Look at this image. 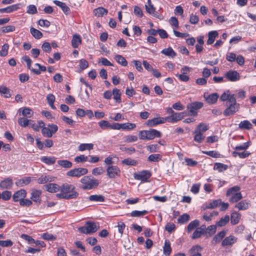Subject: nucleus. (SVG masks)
<instances>
[{
  "mask_svg": "<svg viewBox=\"0 0 256 256\" xmlns=\"http://www.w3.org/2000/svg\"><path fill=\"white\" fill-rule=\"evenodd\" d=\"M202 248L199 245L192 246L188 250L190 256H202Z\"/></svg>",
  "mask_w": 256,
  "mask_h": 256,
  "instance_id": "nucleus-14",
  "label": "nucleus"
},
{
  "mask_svg": "<svg viewBox=\"0 0 256 256\" xmlns=\"http://www.w3.org/2000/svg\"><path fill=\"white\" fill-rule=\"evenodd\" d=\"M46 190L51 193H55L60 191L61 186L54 183H50L44 186Z\"/></svg>",
  "mask_w": 256,
  "mask_h": 256,
  "instance_id": "nucleus-15",
  "label": "nucleus"
},
{
  "mask_svg": "<svg viewBox=\"0 0 256 256\" xmlns=\"http://www.w3.org/2000/svg\"><path fill=\"white\" fill-rule=\"evenodd\" d=\"M82 185L80 188L83 190H90L96 184V180L91 178L90 176H84L81 180Z\"/></svg>",
  "mask_w": 256,
  "mask_h": 256,
  "instance_id": "nucleus-3",
  "label": "nucleus"
},
{
  "mask_svg": "<svg viewBox=\"0 0 256 256\" xmlns=\"http://www.w3.org/2000/svg\"><path fill=\"white\" fill-rule=\"evenodd\" d=\"M161 52L166 56H170L172 58L174 57L176 55V52L170 47L162 50Z\"/></svg>",
  "mask_w": 256,
  "mask_h": 256,
  "instance_id": "nucleus-38",
  "label": "nucleus"
},
{
  "mask_svg": "<svg viewBox=\"0 0 256 256\" xmlns=\"http://www.w3.org/2000/svg\"><path fill=\"white\" fill-rule=\"evenodd\" d=\"M93 147L94 145L92 144H82L78 146V150L82 152L86 150H92Z\"/></svg>",
  "mask_w": 256,
  "mask_h": 256,
  "instance_id": "nucleus-45",
  "label": "nucleus"
},
{
  "mask_svg": "<svg viewBox=\"0 0 256 256\" xmlns=\"http://www.w3.org/2000/svg\"><path fill=\"white\" fill-rule=\"evenodd\" d=\"M42 192L40 190H32L31 192L30 199L34 202L40 204L41 202L40 196Z\"/></svg>",
  "mask_w": 256,
  "mask_h": 256,
  "instance_id": "nucleus-22",
  "label": "nucleus"
},
{
  "mask_svg": "<svg viewBox=\"0 0 256 256\" xmlns=\"http://www.w3.org/2000/svg\"><path fill=\"white\" fill-rule=\"evenodd\" d=\"M54 3L61 8L63 12L66 15H68L70 14V10L69 7H68L64 2H62L60 1L55 0L54 1Z\"/></svg>",
  "mask_w": 256,
  "mask_h": 256,
  "instance_id": "nucleus-20",
  "label": "nucleus"
},
{
  "mask_svg": "<svg viewBox=\"0 0 256 256\" xmlns=\"http://www.w3.org/2000/svg\"><path fill=\"white\" fill-rule=\"evenodd\" d=\"M242 198L240 192L238 191L235 193L234 195L229 198V200L232 202H235L240 200Z\"/></svg>",
  "mask_w": 256,
  "mask_h": 256,
  "instance_id": "nucleus-58",
  "label": "nucleus"
},
{
  "mask_svg": "<svg viewBox=\"0 0 256 256\" xmlns=\"http://www.w3.org/2000/svg\"><path fill=\"white\" fill-rule=\"evenodd\" d=\"M164 118L162 117L154 118L147 121V125L149 126H154L159 124H164Z\"/></svg>",
  "mask_w": 256,
  "mask_h": 256,
  "instance_id": "nucleus-16",
  "label": "nucleus"
},
{
  "mask_svg": "<svg viewBox=\"0 0 256 256\" xmlns=\"http://www.w3.org/2000/svg\"><path fill=\"white\" fill-rule=\"evenodd\" d=\"M225 77L230 82H236L240 80V74L236 70H230L224 74Z\"/></svg>",
  "mask_w": 256,
  "mask_h": 256,
  "instance_id": "nucleus-10",
  "label": "nucleus"
},
{
  "mask_svg": "<svg viewBox=\"0 0 256 256\" xmlns=\"http://www.w3.org/2000/svg\"><path fill=\"white\" fill-rule=\"evenodd\" d=\"M204 98L206 102L210 104H215L218 98V95L217 93H213L210 94H204Z\"/></svg>",
  "mask_w": 256,
  "mask_h": 256,
  "instance_id": "nucleus-19",
  "label": "nucleus"
},
{
  "mask_svg": "<svg viewBox=\"0 0 256 256\" xmlns=\"http://www.w3.org/2000/svg\"><path fill=\"white\" fill-rule=\"evenodd\" d=\"M88 172V169L86 168H76L70 170L66 172V176L72 177H80Z\"/></svg>",
  "mask_w": 256,
  "mask_h": 256,
  "instance_id": "nucleus-6",
  "label": "nucleus"
},
{
  "mask_svg": "<svg viewBox=\"0 0 256 256\" xmlns=\"http://www.w3.org/2000/svg\"><path fill=\"white\" fill-rule=\"evenodd\" d=\"M106 172L108 178H114L120 176V170L117 166H110L107 168Z\"/></svg>",
  "mask_w": 256,
  "mask_h": 256,
  "instance_id": "nucleus-9",
  "label": "nucleus"
},
{
  "mask_svg": "<svg viewBox=\"0 0 256 256\" xmlns=\"http://www.w3.org/2000/svg\"><path fill=\"white\" fill-rule=\"evenodd\" d=\"M136 127L135 124L126 122L122 124V130H132Z\"/></svg>",
  "mask_w": 256,
  "mask_h": 256,
  "instance_id": "nucleus-52",
  "label": "nucleus"
},
{
  "mask_svg": "<svg viewBox=\"0 0 256 256\" xmlns=\"http://www.w3.org/2000/svg\"><path fill=\"white\" fill-rule=\"evenodd\" d=\"M9 48V45L8 44H4L2 47V50L0 51V56H6L8 55V50Z\"/></svg>",
  "mask_w": 256,
  "mask_h": 256,
  "instance_id": "nucleus-54",
  "label": "nucleus"
},
{
  "mask_svg": "<svg viewBox=\"0 0 256 256\" xmlns=\"http://www.w3.org/2000/svg\"><path fill=\"white\" fill-rule=\"evenodd\" d=\"M108 11L106 9L102 7L97 8V16L102 17L108 14Z\"/></svg>",
  "mask_w": 256,
  "mask_h": 256,
  "instance_id": "nucleus-62",
  "label": "nucleus"
},
{
  "mask_svg": "<svg viewBox=\"0 0 256 256\" xmlns=\"http://www.w3.org/2000/svg\"><path fill=\"white\" fill-rule=\"evenodd\" d=\"M22 114L24 116L30 118L32 116L34 112L30 108L26 107L22 110Z\"/></svg>",
  "mask_w": 256,
  "mask_h": 256,
  "instance_id": "nucleus-50",
  "label": "nucleus"
},
{
  "mask_svg": "<svg viewBox=\"0 0 256 256\" xmlns=\"http://www.w3.org/2000/svg\"><path fill=\"white\" fill-rule=\"evenodd\" d=\"M239 190L240 188L238 186H234L230 188L227 191L226 196L230 198L231 196H234L235 193L237 192Z\"/></svg>",
  "mask_w": 256,
  "mask_h": 256,
  "instance_id": "nucleus-53",
  "label": "nucleus"
},
{
  "mask_svg": "<svg viewBox=\"0 0 256 256\" xmlns=\"http://www.w3.org/2000/svg\"><path fill=\"white\" fill-rule=\"evenodd\" d=\"M190 220V216L187 214H184L180 216L178 219L179 223L184 224L188 222Z\"/></svg>",
  "mask_w": 256,
  "mask_h": 256,
  "instance_id": "nucleus-51",
  "label": "nucleus"
},
{
  "mask_svg": "<svg viewBox=\"0 0 256 256\" xmlns=\"http://www.w3.org/2000/svg\"><path fill=\"white\" fill-rule=\"evenodd\" d=\"M226 234V232L225 230H222L218 232L213 238L212 242L214 244L220 242L222 238L225 236Z\"/></svg>",
  "mask_w": 256,
  "mask_h": 256,
  "instance_id": "nucleus-25",
  "label": "nucleus"
},
{
  "mask_svg": "<svg viewBox=\"0 0 256 256\" xmlns=\"http://www.w3.org/2000/svg\"><path fill=\"white\" fill-rule=\"evenodd\" d=\"M162 156L160 154H152L148 156V160L149 162H156L161 160Z\"/></svg>",
  "mask_w": 256,
  "mask_h": 256,
  "instance_id": "nucleus-48",
  "label": "nucleus"
},
{
  "mask_svg": "<svg viewBox=\"0 0 256 256\" xmlns=\"http://www.w3.org/2000/svg\"><path fill=\"white\" fill-rule=\"evenodd\" d=\"M20 238L28 242V244H32L35 242V240L30 236L26 234H22Z\"/></svg>",
  "mask_w": 256,
  "mask_h": 256,
  "instance_id": "nucleus-60",
  "label": "nucleus"
},
{
  "mask_svg": "<svg viewBox=\"0 0 256 256\" xmlns=\"http://www.w3.org/2000/svg\"><path fill=\"white\" fill-rule=\"evenodd\" d=\"M0 93L5 94V98H10L11 94H10V89L4 86H0Z\"/></svg>",
  "mask_w": 256,
  "mask_h": 256,
  "instance_id": "nucleus-57",
  "label": "nucleus"
},
{
  "mask_svg": "<svg viewBox=\"0 0 256 256\" xmlns=\"http://www.w3.org/2000/svg\"><path fill=\"white\" fill-rule=\"evenodd\" d=\"M12 197V192L10 191L5 190L0 192V199L2 198L4 200H8Z\"/></svg>",
  "mask_w": 256,
  "mask_h": 256,
  "instance_id": "nucleus-46",
  "label": "nucleus"
},
{
  "mask_svg": "<svg viewBox=\"0 0 256 256\" xmlns=\"http://www.w3.org/2000/svg\"><path fill=\"white\" fill-rule=\"evenodd\" d=\"M42 135L47 138H51L52 136V132L49 127H44L42 130Z\"/></svg>",
  "mask_w": 256,
  "mask_h": 256,
  "instance_id": "nucleus-63",
  "label": "nucleus"
},
{
  "mask_svg": "<svg viewBox=\"0 0 256 256\" xmlns=\"http://www.w3.org/2000/svg\"><path fill=\"white\" fill-rule=\"evenodd\" d=\"M80 68L78 70V72H81L82 70L87 68L88 66V61L84 59H82L80 62Z\"/></svg>",
  "mask_w": 256,
  "mask_h": 256,
  "instance_id": "nucleus-49",
  "label": "nucleus"
},
{
  "mask_svg": "<svg viewBox=\"0 0 256 256\" xmlns=\"http://www.w3.org/2000/svg\"><path fill=\"white\" fill-rule=\"evenodd\" d=\"M225 105L226 108L223 114L226 116L234 114L240 108V104L236 102V97L233 96L228 102H226Z\"/></svg>",
  "mask_w": 256,
  "mask_h": 256,
  "instance_id": "nucleus-2",
  "label": "nucleus"
},
{
  "mask_svg": "<svg viewBox=\"0 0 256 256\" xmlns=\"http://www.w3.org/2000/svg\"><path fill=\"white\" fill-rule=\"evenodd\" d=\"M240 218V215L237 212H232L230 216V222L232 224L238 223Z\"/></svg>",
  "mask_w": 256,
  "mask_h": 256,
  "instance_id": "nucleus-31",
  "label": "nucleus"
},
{
  "mask_svg": "<svg viewBox=\"0 0 256 256\" xmlns=\"http://www.w3.org/2000/svg\"><path fill=\"white\" fill-rule=\"evenodd\" d=\"M232 96H235L234 94H230V91L228 90L222 94L220 97V100L222 102H228Z\"/></svg>",
  "mask_w": 256,
  "mask_h": 256,
  "instance_id": "nucleus-41",
  "label": "nucleus"
},
{
  "mask_svg": "<svg viewBox=\"0 0 256 256\" xmlns=\"http://www.w3.org/2000/svg\"><path fill=\"white\" fill-rule=\"evenodd\" d=\"M12 186L13 182L10 178H6L0 182V187L2 189H10Z\"/></svg>",
  "mask_w": 256,
  "mask_h": 256,
  "instance_id": "nucleus-18",
  "label": "nucleus"
},
{
  "mask_svg": "<svg viewBox=\"0 0 256 256\" xmlns=\"http://www.w3.org/2000/svg\"><path fill=\"white\" fill-rule=\"evenodd\" d=\"M148 212L145 210L142 211L134 210L132 211L130 214L132 217H140L145 215Z\"/></svg>",
  "mask_w": 256,
  "mask_h": 256,
  "instance_id": "nucleus-55",
  "label": "nucleus"
},
{
  "mask_svg": "<svg viewBox=\"0 0 256 256\" xmlns=\"http://www.w3.org/2000/svg\"><path fill=\"white\" fill-rule=\"evenodd\" d=\"M16 30V27L14 26L9 25L3 26L2 28V32L3 33H7L14 32Z\"/></svg>",
  "mask_w": 256,
  "mask_h": 256,
  "instance_id": "nucleus-61",
  "label": "nucleus"
},
{
  "mask_svg": "<svg viewBox=\"0 0 256 256\" xmlns=\"http://www.w3.org/2000/svg\"><path fill=\"white\" fill-rule=\"evenodd\" d=\"M146 11L150 14L152 15L156 18H159L158 13L156 12V8L153 5L145 6Z\"/></svg>",
  "mask_w": 256,
  "mask_h": 256,
  "instance_id": "nucleus-30",
  "label": "nucleus"
},
{
  "mask_svg": "<svg viewBox=\"0 0 256 256\" xmlns=\"http://www.w3.org/2000/svg\"><path fill=\"white\" fill-rule=\"evenodd\" d=\"M203 106V103L200 102H195L187 105V108L189 110L192 116H196L198 114L197 110Z\"/></svg>",
  "mask_w": 256,
  "mask_h": 256,
  "instance_id": "nucleus-8",
  "label": "nucleus"
},
{
  "mask_svg": "<svg viewBox=\"0 0 256 256\" xmlns=\"http://www.w3.org/2000/svg\"><path fill=\"white\" fill-rule=\"evenodd\" d=\"M78 193L76 190L75 186L72 184L64 183L61 185L60 192L56 194L59 199L70 200L76 198Z\"/></svg>",
  "mask_w": 256,
  "mask_h": 256,
  "instance_id": "nucleus-1",
  "label": "nucleus"
},
{
  "mask_svg": "<svg viewBox=\"0 0 256 256\" xmlns=\"http://www.w3.org/2000/svg\"><path fill=\"white\" fill-rule=\"evenodd\" d=\"M151 172L148 170H144L136 173H134V177L135 180H140L142 182H147L148 180L151 176Z\"/></svg>",
  "mask_w": 256,
  "mask_h": 256,
  "instance_id": "nucleus-5",
  "label": "nucleus"
},
{
  "mask_svg": "<svg viewBox=\"0 0 256 256\" xmlns=\"http://www.w3.org/2000/svg\"><path fill=\"white\" fill-rule=\"evenodd\" d=\"M200 225L199 220H196L192 222H191L187 226V232L188 233L190 232L192 230H194L195 228L198 226Z\"/></svg>",
  "mask_w": 256,
  "mask_h": 256,
  "instance_id": "nucleus-32",
  "label": "nucleus"
},
{
  "mask_svg": "<svg viewBox=\"0 0 256 256\" xmlns=\"http://www.w3.org/2000/svg\"><path fill=\"white\" fill-rule=\"evenodd\" d=\"M26 196V190L24 189H21L16 191L12 196V198L14 202H20L21 200L25 198Z\"/></svg>",
  "mask_w": 256,
  "mask_h": 256,
  "instance_id": "nucleus-12",
  "label": "nucleus"
},
{
  "mask_svg": "<svg viewBox=\"0 0 256 256\" xmlns=\"http://www.w3.org/2000/svg\"><path fill=\"white\" fill-rule=\"evenodd\" d=\"M20 4H17L7 6L5 8H0V12L1 13H10L14 11L17 10L20 8Z\"/></svg>",
  "mask_w": 256,
  "mask_h": 256,
  "instance_id": "nucleus-21",
  "label": "nucleus"
},
{
  "mask_svg": "<svg viewBox=\"0 0 256 256\" xmlns=\"http://www.w3.org/2000/svg\"><path fill=\"white\" fill-rule=\"evenodd\" d=\"M218 32L216 30L209 32L208 34V38L207 40V44H212L214 42L216 37L218 36Z\"/></svg>",
  "mask_w": 256,
  "mask_h": 256,
  "instance_id": "nucleus-27",
  "label": "nucleus"
},
{
  "mask_svg": "<svg viewBox=\"0 0 256 256\" xmlns=\"http://www.w3.org/2000/svg\"><path fill=\"white\" fill-rule=\"evenodd\" d=\"M252 124L250 121L248 120H244L240 122L238 124V128L240 129L244 130H250L252 128Z\"/></svg>",
  "mask_w": 256,
  "mask_h": 256,
  "instance_id": "nucleus-28",
  "label": "nucleus"
},
{
  "mask_svg": "<svg viewBox=\"0 0 256 256\" xmlns=\"http://www.w3.org/2000/svg\"><path fill=\"white\" fill-rule=\"evenodd\" d=\"M96 226L94 222H88L84 226L78 228V231L81 234H89L94 232Z\"/></svg>",
  "mask_w": 256,
  "mask_h": 256,
  "instance_id": "nucleus-7",
  "label": "nucleus"
},
{
  "mask_svg": "<svg viewBox=\"0 0 256 256\" xmlns=\"http://www.w3.org/2000/svg\"><path fill=\"white\" fill-rule=\"evenodd\" d=\"M194 140L198 143H200L202 142V140L204 139V136L203 134L198 132L196 130H194Z\"/></svg>",
  "mask_w": 256,
  "mask_h": 256,
  "instance_id": "nucleus-35",
  "label": "nucleus"
},
{
  "mask_svg": "<svg viewBox=\"0 0 256 256\" xmlns=\"http://www.w3.org/2000/svg\"><path fill=\"white\" fill-rule=\"evenodd\" d=\"M48 176H46L42 175L38 179V183L39 184H44L48 182H52V180L50 179Z\"/></svg>",
  "mask_w": 256,
  "mask_h": 256,
  "instance_id": "nucleus-59",
  "label": "nucleus"
},
{
  "mask_svg": "<svg viewBox=\"0 0 256 256\" xmlns=\"http://www.w3.org/2000/svg\"><path fill=\"white\" fill-rule=\"evenodd\" d=\"M208 124L205 123H200L196 128L195 130L203 134V132L208 130Z\"/></svg>",
  "mask_w": 256,
  "mask_h": 256,
  "instance_id": "nucleus-39",
  "label": "nucleus"
},
{
  "mask_svg": "<svg viewBox=\"0 0 256 256\" xmlns=\"http://www.w3.org/2000/svg\"><path fill=\"white\" fill-rule=\"evenodd\" d=\"M30 32L32 36L36 39H40L43 36V34L41 32L33 27L30 28Z\"/></svg>",
  "mask_w": 256,
  "mask_h": 256,
  "instance_id": "nucleus-34",
  "label": "nucleus"
},
{
  "mask_svg": "<svg viewBox=\"0 0 256 256\" xmlns=\"http://www.w3.org/2000/svg\"><path fill=\"white\" fill-rule=\"evenodd\" d=\"M172 252V248L170 247V244L168 240H166L164 245V255L168 256H169Z\"/></svg>",
  "mask_w": 256,
  "mask_h": 256,
  "instance_id": "nucleus-42",
  "label": "nucleus"
},
{
  "mask_svg": "<svg viewBox=\"0 0 256 256\" xmlns=\"http://www.w3.org/2000/svg\"><path fill=\"white\" fill-rule=\"evenodd\" d=\"M82 43V38L80 34H74L72 40V46L74 48H77Z\"/></svg>",
  "mask_w": 256,
  "mask_h": 256,
  "instance_id": "nucleus-24",
  "label": "nucleus"
},
{
  "mask_svg": "<svg viewBox=\"0 0 256 256\" xmlns=\"http://www.w3.org/2000/svg\"><path fill=\"white\" fill-rule=\"evenodd\" d=\"M32 181V178L30 176H25L23 178L18 180L16 182V184L18 186H24L28 185Z\"/></svg>",
  "mask_w": 256,
  "mask_h": 256,
  "instance_id": "nucleus-23",
  "label": "nucleus"
},
{
  "mask_svg": "<svg viewBox=\"0 0 256 256\" xmlns=\"http://www.w3.org/2000/svg\"><path fill=\"white\" fill-rule=\"evenodd\" d=\"M236 241L237 238L234 236L230 235L224 238L222 241V246L224 247L230 246L236 242Z\"/></svg>",
  "mask_w": 256,
  "mask_h": 256,
  "instance_id": "nucleus-13",
  "label": "nucleus"
},
{
  "mask_svg": "<svg viewBox=\"0 0 256 256\" xmlns=\"http://www.w3.org/2000/svg\"><path fill=\"white\" fill-rule=\"evenodd\" d=\"M114 59L117 62L122 65V66H125L128 64V62L125 59V58L121 55H116L114 56Z\"/></svg>",
  "mask_w": 256,
  "mask_h": 256,
  "instance_id": "nucleus-43",
  "label": "nucleus"
},
{
  "mask_svg": "<svg viewBox=\"0 0 256 256\" xmlns=\"http://www.w3.org/2000/svg\"><path fill=\"white\" fill-rule=\"evenodd\" d=\"M228 166L220 162H216L214 165V170H216L219 172H222L227 169Z\"/></svg>",
  "mask_w": 256,
  "mask_h": 256,
  "instance_id": "nucleus-44",
  "label": "nucleus"
},
{
  "mask_svg": "<svg viewBox=\"0 0 256 256\" xmlns=\"http://www.w3.org/2000/svg\"><path fill=\"white\" fill-rule=\"evenodd\" d=\"M186 112L174 114H171L164 118V122H168L170 123H175L182 119L184 116H186Z\"/></svg>",
  "mask_w": 256,
  "mask_h": 256,
  "instance_id": "nucleus-4",
  "label": "nucleus"
},
{
  "mask_svg": "<svg viewBox=\"0 0 256 256\" xmlns=\"http://www.w3.org/2000/svg\"><path fill=\"white\" fill-rule=\"evenodd\" d=\"M230 220V216L228 215L225 216L224 217L222 218L219 221L216 222V226H223L226 224Z\"/></svg>",
  "mask_w": 256,
  "mask_h": 256,
  "instance_id": "nucleus-40",
  "label": "nucleus"
},
{
  "mask_svg": "<svg viewBox=\"0 0 256 256\" xmlns=\"http://www.w3.org/2000/svg\"><path fill=\"white\" fill-rule=\"evenodd\" d=\"M218 214V212L216 211H212L211 212L204 214L203 216V218L206 221H210L212 220V217L217 216Z\"/></svg>",
  "mask_w": 256,
  "mask_h": 256,
  "instance_id": "nucleus-47",
  "label": "nucleus"
},
{
  "mask_svg": "<svg viewBox=\"0 0 256 256\" xmlns=\"http://www.w3.org/2000/svg\"><path fill=\"white\" fill-rule=\"evenodd\" d=\"M40 160L42 162L48 165L54 164L56 161V158L54 156H44L41 158Z\"/></svg>",
  "mask_w": 256,
  "mask_h": 256,
  "instance_id": "nucleus-26",
  "label": "nucleus"
},
{
  "mask_svg": "<svg viewBox=\"0 0 256 256\" xmlns=\"http://www.w3.org/2000/svg\"><path fill=\"white\" fill-rule=\"evenodd\" d=\"M30 120L24 118H20L18 120V123L20 126L26 127L28 126Z\"/></svg>",
  "mask_w": 256,
  "mask_h": 256,
  "instance_id": "nucleus-56",
  "label": "nucleus"
},
{
  "mask_svg": "<svg viewBox=\"0 0 256 256\" xmlns=\"http://www.w3.org/2000/svg\"><path fill=\"white\" fill-rule=\"evenodd\" d=\"M148 140H154L155 138H160L162 136L161 132L155 129H150L148 130Z\"/></svg>",
  "mask_w": 256,
  "mask_h": 256,
  "instance_id": "nucleus-17",
  "label": "nucleus"
},
{
  "mask_svg": "<svg viewBox=\"0 0 256 256\" xmlns=\"http://www.w3.org/2000/svg\"><path fill=\"white\" fill-rule=\"evenodd\" d=\"M112 94L114 96L113 98L116 102L120 103L121 102V93L120 90L118 88H114L112 90Z\"/></svg>",
  "mask_w": 256,
  "mask_h": 256,
  "instance_id": "nucleus-36",
  "label": "nucleus"
},
{
  "mask_svg": "<svg viewBox=\"0 0 256 256\" xmlns=\"http://www.w3.org/2000/svg\"><path fill=\"white\" fill-rule=\"evenodd\" d=\"M228 202H222L221 200L218 199L210 202L209 206H207L206 208H216L217 207L220 208H228Z\"/></svg>",
  "mask_w": 256,
  "mask_h": 256,
  "instance_id": "nucleus-11",
  "label": "nucleus"
},
{
  "mask_svg": "<svg viewBox=\"0 0 256 256\" xmlns=\"http://www.w3.org/2000/svg\"><path fill=\"white\" fill-rule=\"evenodd\" d=\"M250 153L248 151H243L242 152L234 151L232 152L233 156L238 157L240 158H244L248 157L250 155Z\"/></svg>",
  "mask_w": 256,
  "mask_h": 256,
  "instance_id": "nucleus-29",
  "label": "nucleus"
},
{
  "mask_svg": "<svg viewBox=\"0 0 256 256\" xmlns=\"http://www.w3.org/2000/svg\"><path fill=\"white\" fill-rule=\"evenodd\" d=\"M32 202L31 200L29 199L23 198L20 202V204L22 206L28 207L32 204Z\"/></svg>",
  "mask_w": 256,
  "mask_h": 256,
  "instance_id": "nucleus-64",
  "label": "nucleus"
},
{
  "mask_svg": "<svg viewBox=\"0 0 256 256\" xmlns=\"http://www.w3.org/2000/svg\"><path fill=\"white\" fill-rule=\"evenodd\" d=\"M250 142H248L243 143L241 144L238 145L234 148L236 150V152H239L240 150L246 151V150L250 146Z\"/></svg>",
  "mask_w": 256,
  "mask_h": 256,
  "instance_id": "nucleus-33",
  "label": "nucleus"
},
{
  "mask_svg": "<svg viewBox=\"0 0 256 256\" xmlns=\"http://www.w3.org/2000/svg\"><path fill=\"white\" fill-rule=\"evenodd\" d=\"M57 162L58 165L64 168H70L72 166V162L66 160H58Z\"/></svg>",
  "mask_w": 256,
  "mask_h": 256,
  "instance_id": "nucleus-37",
  "label": "nucleus"
}]
</instances>
